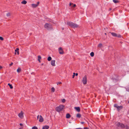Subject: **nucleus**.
Masks as SVG:
<instances>
[{"label":"nucleus","mask_w":129,"mask_h":129,"mask_svg":"<svg viewBox=\"0 0 129 129\" xmlns=\"http://www.w3.org/2000/svg\"><path fill=\"white\" fill-rule=\"evenodd\" d=\"M73 76H72L73 78H74L75 76V73H73Z\"/></svg>","instance_id":"obj_31"},{"label":"nucleus","mask_w":129,"mask_h":129,"mask_svg":"<svg viewBox=\"0 0 129 129\" xmlns=\"http://www.w3.org/2000/svg\"><path fill=\"white\" fill-rule=\"evenodd\" d=\"M128 103H129V101H128Z\"/></svg>","instance_id":"obj_46"},{"label":"nucleus","mask_w":129,"mask_h":129,"mask_svg":"<svg viewBox=\"0 0 129 129\" xmlns=\"http://www.w3.org/2000/svg\"><path fill=\"white\" fill-rule=\"evenodd\" d=\"M23 112L21 111L20 113L18 114V116L21 119L23 118Z\"/></svg>","instance_id":"obj_6"},{"label":"nucleus","mask_w":129,"mask_h":129,"mask_svg":"<svg viewBox=\"0 0 129 129\" xmlns=\"http://www.w3.org/2000/svg\"><path fill=\"white\" fill-rule=\"evenodd\" d=\"M38 60L39 61V62H40V60Z\"/></svg>","instance_id":"obj_44"},{"label":"nucleus","mask_w":129,"mask_h":129,"mask_svg":"<svg viewBox=\"0 0 129 129\" xmlns=\"http://www.w3.org/2000/svg\"><path fill=\"white\" fill-rule=\"evenodd\" d=\"M102 46V44H100L98 46V47H101Z\"/></svg>","instance_id":"obj_28"},{"label":"nucleus","mask_w":129,"mask_h":129,"mask_svg":"<svg viewBox=\"0 0 129 129\" xmlns=\"http://www.w3.org/2000/svg\"><path fill=\"white\" fill-rule=\"evenodd\" d=\"M111 34L113 36L117 37H121V36L120 35H117L115 33H111Z\"/></svg>","instance_id":"obj_10"},{"label":"nucleus","mask_w":129,"mask_h":129,"mask_svg":"<svg viewBox=\"0 0 129 129\" xmlns=\"http://www.w3.org/2000/svg\"><path fill=\"white\" fill-rule=\"evenodd\" d=\"M38 60H40L41 59V57L40 56H38Z\"/></svg>","instance_id":"obj_30"},{"label":"nucleus","mask_w":129,"mask_h":129,"mask_svg":"<svg viewBox=\"0 0 129 129\" xmlns=\"http://www.w3.org/2000/svg\"><path fill=\"white\" fill-rule=\"evenodd\" d=\"M114 106L115 107L117 108V109L118 110H120V109H121L122 108V106H118L117 104L114 105Z\"/></svg>","instance_id":"obj_7"},{"label":"nucleus","mask_w":129,"mask_h":129,"mask_svg":"<svg viewBox=\"0 0 129 129\" xmlns=\"http://www.w3.org/2000/svg\"><path fill=\"white\" fill-rule=\"evenodd\" d=\"M76 129H82V128H76Z\"/></svg>","instance_id":"obj_43"},{"label":"nucleus","mask_w":129,"mask_h":129,"mask_svg":"<svg viewBox=\"0 0 129 129\" xmlns=\"http://www.w3.org/2000/svg\"><path fill=\"white\" fill-rule=\"evenodd\" d=\"M44 27L48 29H49L52 28V26L48 23H46L44 25Z\"/></svg>","instance_id":"obj_3"},{"label":"nucleus","mask_w":129,"mask_h":129,"mask_svg":"<svg viewBox=\"0 0 129 129\" xmlns=\"http://www.w3.org/2000/svg\"><path fill=\"white\" fill-rule=\"evenodd\" d=\"M32 129H38V128L36 126H34L32 127Z\"/></svg>","instance_id":"obj_26"},{"label":"nucleus","mask_w":129,"mask_h":129,"mask_svg":"<svg viewBox=\"0 0 129 129\" xmlns=\"http://www.w3.org/2000/svg\"><path fill=\"white\" fill-rule=\"evenodd\" d=\"M32 7L33 8H35L38 6V4H32Z\"/></svg>","instance_id":"obj_15"},{"label":"nucleus","mask_w":129,"mask_h":129,"mask_svg":"<svg viewBox=\"0 0 129 129\" xmlns=\"http://www.w3.org/2000/svg\"><path fill=\"white\" fill-rule=\"evenodd\" d=\"M21 69L20 68H18L17 70V72L18 73H19L21 71Z\"/></svg>","instance_id":"obj_19"},{"label":"nucleus","mask_w":129,"mask_h":129,"mask_svg":"<svg viewBox=\"0 0 129 129\" xmlns=\"http://www.w3.org/2000/svg\"><path fill=\"white\" fill-rule=\"evenodd\" d=\"M43 127L45 129H48L49 128V126L48 125H45Z\"/></svg>","instance_id":"obj_17"},{"label":"nucleus","mask_w":129,"mask_h":129,"mask_svg":"<svg viewBox=\"0 0 129 129\" xmlns=\"http://www.w3.org/2000/svg\"><path fill=\"white\" fill-rule=\"evenodd\" d=\"M70 117V115L69 114H67L66 115V117L67 118H69Z\"/></svg>","instance_id":"obj_18"},{"label":"nucleus","mask_w":129,"mask_h":129,"mask_svg":"<svg viewBox=\"0 0 129 129\" xmlns=\"http://www.w3.org/2000/svg\"><path fill=\"white\" fill-rule=\"evenodd\" d=\"M13 62H11V63L10 64V66H12L13 65Z\"/></svg>","instance_id":"obj_35"},{"label":"nucleus","mask_w":129,"mask_h":129,"mask_svg":"<svg viewBox=\"0 0 129 129\" xmlns=\"http://www.w3.org/2000/svg\"><path fill=\"white\" fill-rule=\"evenodd\" d=\"M0 40H3V38L2 37H0Z\"/></svg>","instance_id":"obj_32"},{"label":"nucleus","mask_w":129,"mask_h":129,"mask_svg":"<svg viewBox=\"0 0 129 129\" xmlns=\"http://www.w3.org/2000/svg\"><path fill=\"white\" fill-rule=\"evenodd\" d=\"M90 55L91 57H93L94 56V53L93 52H92L90 53Z\"/></svg>","instance_id":"obj_22"},{"label":"nucleus","mask_w":129,"mask_h":129,"mask_svg":"<svg viewBox=\"0 0 129 129\" xmlns=\"http://www.w3.org/2000/svg\"><path fill=\"white\" fill-rule=\"evenodd\" d=\"M55 90V88L53 87H52L51 88V91L52 92H54Z\"/></svg>","instance_id":"obj_24"},{"label":"nucleus","mask_w":129,"mask_h":129,"mask_svg":"<svg viewBox=\"0 0 129 129\" xmlns=\"http://www.w3.org/2000/svg\"><path fill=\"white\" fill-rule=\"evenodd\" d=\"M26 3H27V2L25 0L21 2V4H25Z\"/></svg>","instance_id":"obj_16"},{"label":"nucleus","mask_w":129,"mask_h":129,"mask_svg":"<svg viewBox=\"0 0 129 129\" xmlns=\"http://www.w3.org/2000/svg\"><path fill=\"white\" fill-rule=\"evenodd\" d=\"M81 124H83L84 123V122H81Z\"/></svg>","instance_id":"obj_41"},{"label":"nucleus","mask_w":129,"mask_h":129,"mask_svg":"<svg viewBox=\"0 0 129 129\" xmlns=\"http://www.w3.org/2000/svg\"><path fill=\"white\" fill-rule=\"evenodd\" d=\"M61 83L60 82H58L57 83V85H58V84H60Z\"/></svg>","instance_id":"obj_33"},{"label":"nucleus","mask_w":129,"mask_h":129,"mask_svg":"<svg viewBox=\"0 0 129 129\" xmlns=\"http://www.w3.org/2000/svg\"><path fill=\"white\" fill-rule=\"evenodd\" d=\"M113 2L115 3H116L118 2V1L116 0H113Z\"/></svg>","instance_id":"obj_25"},{"label":"nucleus","mask_w":129,"mask_h":129,"mask_svg":"<svg viewBox=\"0 0 129 129\" xmlns=\"http://www.w3.org/2000/svg\"><path fill=\"white\" fill-rule=\"evenodd\" d=\"M19 49L18 48H17L15 50V54H16V52H17V54L18 55L19 54V52L18 50Z\"/></svg>","instance_id":"obj_14"},{"label":"nucleus","mask_w":129,"mask_h":129,"mask_svg":"<svg viewBox=\"0 0 129 129\" xmlns=\"http://www.w3.org/2000/svg\"><path fill=\"white\" fill-rule=\"evenodd\" d=\"M105 35H106V33H105Z\"/></svg>","instance_id":"obj_45"},{"label":"nucleus","mask_w":129,"mask_h":129,"mask_svg":"<svg viewBox=\"0 0 129 129\" xmlns=\"http://www.w3.org/2000/svg\"><path fill=\"white\" fill-rule=\"evenodd\" d=\"M67 24L69 26L74 28H77L79 26L78 25L72 22H68Z\"/></svg>","instance_id":"obj_1"},{"label":"nucleus","mask_w":129,"mask_h":129,"mask_svg":"<svg viewBox=\"0 0 129 129\" xmlns=\"http://www.w3.org/2000/svg\"><path fill=\"white\" fill-rule=\"evenodd\" d=\"M72 5V6H71V7L72 8H73V7L74 8L76 6V4H73V3H70L69 4L70 6H71Z\"/></svg>","instance_id":"obj_12"},{"label":"nucleus","mask_w":129,"mask_h":129,"mask_svg":"<svg viewBox=\"0 0 129 129\" xmlns=\"http://www.w3.org/2000/svg\"><path fill=\"white\" fill-rule=\"evenodd\" d=\"M8 85L9 86L10 88L11 89H12L13 88V87L12 86V85L10 84V83H8Z\"/></svg>","instance_id":"obj_23"},{"label":"nucleus","mask_w":129,"mask_h":129,"mask_svg":"<svg viewBox=\"0 0 129 129\" xmlns=\"http://www.w3.org/2000/svg\"><path fill=\"white\" fill-rule=\"evenodd\" d=\"M64 106L63 105H60L56 108V110L57 111L59 112L64 109Z\"/></svg>","instance_id":"obj_2"},{"label":"nucleus","mask_w":129,"mask_h":129,"mask_svg":"<svg viewBox=\"0 0 129 129\" xmlns=\"http://www.w3.org/2000/svg\"><path fill=\"white\" fill-rule=\"evenodd\" d=\"M2 68V67L0 66V69H1Z\"/></svg>","instance_id":"obj_39"},{"label":"nucleus","mask_w":129,"mask_h":129,"mask_svg":"<svg viewBox=\"0 0 129 129\" xmlns=\"http://www.w3.org/2000/svg\"><path fill=\"white\" fill-rule=\"evenodd\" d=\"M58 51L59 54H63L64 53L63 50L61 47H60L59 48Z\"/></svg>","instance_id":"obj_9"},{"label":"nucleus","mask_w":129,"mask_h":129,"mask_svg":"<svg viewBox=\"0 0 129 129\" xmlns=\"http://www.w3.org/2000/svg\"><path fill=\"white\" fill-rule=\"evenodd\" d=\"M75 74L76 76H77L78 75V74L77 73H76V74Z\"/></svg>","instance_id":"obj_37"},{"label":"nucleus","mask_w":129,"mask_h":129,"mask_svg":"<svg viewBox=\"0 0 129 129\" xmlns=\"http://www.w3.org/2000/svg\"><path fill=\"white\" fill-rule=\"evenodd\" d=\"M7 17H9L10 16V14L9 13H8L6 14Z\"/></svg>","instance_id":"obj_27"},{"label":"nucleus","mask_w":129,"mask_h":129,"mask_svg":"<svg viewBox=\"0 0 129 129\" xmlns=\"http://www.w3.org/2000/svg\"><path fill=\"white\" fill-rule=\"evenodd\" d=\"M20 126H22V124L21 123H20Z\"/></svg>","instance_id":"obj_40"},{"label":"nucleus","mask_w":129,"mask_h":129,"mask_svg":"<svg viewBox=\"0 0 129 129\" xmlns=\"http://www.w3.org/2000/svg\"><path fill=\"white\" fill-rule=\"evenodd\" d=\"M116 124L117 126L121 127H124V125L123 124L120 123L119 122L116 123Z\"/></svg>","instance_id":"obj_8"},{"label":"nucleus","mask_w":129,"mask_h":129,"mask_svg":"<svg viewBox=\"0 0 129 129\" xmlns=\"http://www.w3.org/2000/svg\"><path fill=\"white\" fill-rule=\"evenodd\" d=\"M52 59L51 57L50 56H49L47 58V60L48 61H50Z\"/></svg>","instance_id":"obj_20"},{"label":"nucleus","mask_w":129,"mask_h":129,"mask_svg":"<svg viewBox=\"0 0 129 129\" xmlns=\"http://www.w3.org/2000/svg\"><path fill=\"white\" fill-rule=\"evenodd\" d=\"M126 89L127 91L129 92V88H127Z\"/></svg>","instance_id":"obj_34"},{"label":"nucleus","mask_w":129,"mask_h":129,"mask_svg":"<svg viewBox=\"0 0 129 129\" xmlns=\"http://www.w3.org/2000/svg\"><path fill=\"white\" fill-rule=\"evenodd\" d=\"M76 110L78 112H79L80 111V109L79 107H76L75 108Z\"/></svg>","instance_id":"obj_13"},{"label":"nucleus","mask_w":129,"mask_h":129,"mask_svg":"<svg viewBox=\"0 0 129 129\" xmlns=\"http://www.w3.org/2000/svg\"><path fill=\"white\" fill-rule=\"evenodd\" d=\"M42 129H45V128L43 127L42 128Z\"/></svg>","instance_id":"obj_42"},{"label":"nucleus","mask_w":129,"mask_h":129,"mask_svg":"<svg viewBox=\"0 0 129 129\" xmlns=\"http://www.w3.org/2000/svg\"><path fill=\"white\" fill-rule=\"evenodd\" d=\"M55 60H52L51 61V65L53 66H55Z\"/></svg>","instance_id":"obj_11"},{"label":"nucleus","mask_w":129,"mask_h":129,"mask_svg":"<svg viewBox=\"0 0 129 129\" xmlns=\"http://www.w3.org/2000/svg\"><path fill=\"white\" fill-rule=\"evenodd\" d=\"M82 82L84 84H86L87 82V77L86 76H85L83 78L82 80Z\"/></svg>","instance_id":"obj_5"},{"label":"nucleus","mask_w":129,"mask_h":129,"mask_svg":"<svg viewBox=\"0 0 129 129\" xmlns=\"http://www.w3.org/2000/svg\"><path fill=\"white\" fill-rule=\"evenodd\" d=\"M78 118H80L81 116V115L80 114H78L76 116Z\"/></svg>","instance_id":"obj_21"},{"label":"nucleus","mask_w":129,"mask_h":129,"mask_svg":"<svg viewBox=\"0 0 129 129\" xmlns=\"http://www.w3.org/2000/svg\"><path fill=\"white\" fill-rule=\"evenodd\" d=\"M84 129H88V128L87 127H84Z\"/></svg>","instance_id":"obj_36"},{"label":"nucleus","mask_w":129,"mask_h":129,"mask_svg":"<svg viewBox=\"0 0 129 129\" xmlns=\"http://www.w3.org/2000/svg\"><path fill=\"white\" fill-rule=\"evenodd\" d=\"M37 118L40 122H42L43 121V119L41 115H38L37 116Z\"/></svg>","instance_id":"obj_4"},{"label":"nucleus","mask_w":129,"mask_h":129,"mask_svg":"<svg viewBox=\"0 0 129 129\" xmlns=\"http://www.w3.org/2000/svg\"><path fill=\"white\" fill-rule=\"evenodd\" d=\"M66 101L64 99H63L62 100V102L63 103H64Z\"/></svg>","instance_id":"obj_29"},{"label":"nucleus","mask_w":129,"mask_h":129,"mask_svg":"<svg viewBox=\"0 0 129 129\" xmlns=\"http://www.w3.org/2000/svg\"><path fill=\"white\" fill-rule=\"evenodd\" d=\"M19 129H21V128H19Z\"/></svg>","instance_id":"obj_47"},{"label":"nucleus","mask_w":129,"mask_h":129,"mask_svg":"<svg viewBox=\"0 0 129 129\" xmlns=\"http://www.w3.org/2000/svg\"><path fill=\"white\" fill-rule=\"evenodd\" d=\"M39 2H38L37 3V4H38V5H39Z\"/></svg>","instance_id":"obj_38"}]
</instances>
